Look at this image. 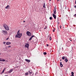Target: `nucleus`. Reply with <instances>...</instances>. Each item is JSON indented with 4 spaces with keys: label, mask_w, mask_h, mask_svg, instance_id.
Returning <instances> with one entry per match:
<instances>
[{
    "label": "nucleus",
    "mask_w": 76,
    "mask_h": 76,
    "mask_svg": "<svg viewBox=\"0 0 76 76\" xmlns=\"http://www.w3.org/2000/svg\"><path fill=\"white\" fill-rule=\"evenodd\" d=\"M3 26L5 30H6V31H9V26H8L7 25L5 24Z\"/></svg>",
    "instance_id": "1"
},
{
    "label": "nucleus",
    "mask_w": 76,
    "mask_h": 76,
    "mask_svg": "<svg viewBox=\"0 0 76 76\" xmlns=\"http://www.w3.org/2000/svg\"><path fill=\"white\" fill-rule=\"evenodd\" d=\"M21 37H22V34L20 33L18 34L15 35V38H20Z\"/></svg>",
    "instance_id": "2"
},
{
    "label": "nucleus",
    "mask_w": 76,
    "mask_h": 76,
    "mask_svg": "<svg viewBox=\"0 0 76 76\" xmlns=\"http://www.w3.org/2000/svg\"><path fill=\"white\" fill-rule=\"evenodd\" d=\"M2 33H3V34H4V35H7V31H6V30H3L2 31Z\"/></svg>",
    "instance_id": "3"
},
{
    "label": "nucleus",
    "mask_w": 76,
    "mask_h": 76,
    "mask_svg": "<svg viewBox=\"0 0 76 76\" xmlns=\"http://www.w3.org/2000/svg\"><path fill=\"white\" fill-rule=\"evenodd\" d=\"M27 35L28 36H31L32 34L29 31H27L26 32Z\"/></svg>",
    "instance_id": "4"
},
{
    "label": "nucleus",
    "mask_w": 76,
    "mask_h": 76,
    "mask_svg": "<svg viewBox=\"0 0 76 76\" xmlns=\"http://www.w3.org/2000/svg\"><path fill=\"white\" fill-rule=\"evenodd\" d=\"M29 44L27 43L25 45V47H26V48H29Z\"/></svg>",
    "instance_id": "5"
},
{
    "label": "nucleus",
    "mask_w": 76,
    "mask_h": 76,
    "mask_svg": "<svg viewBox=\"0 0 76 76\" xmlns=\"http://www.w3.org/2000/svg\"><path fill=\"white\" fill-rule=\"evenodd\" d=\"M66 45L67 47H70V43L69 42L67 43Z\"/></svg>",
    "instance_id": "6"
},
{
    "label": "nucleus",
    "mask_w": 76,
    "mask_h": 76,
    "mask_svg": "<svg viewBox=\"0 0 76 76\" xmlns=\"http://www.w3.org/2000/svg\"><path fill=\"white\" fill-rule=\"evenodd\" d=\"M53 12L54 14H56V9L55 8L54 10H53Z\"/></svg>",
    "instance_id": "7"
},
{
    "label": "nucleus",
    "mask_w": 76,
    "mask_h": 76,
    "mask_svg": "<svg viewBox=\"0 0 76 76\" xmlns=\"http://www.w3.org/2000/svg\"><path fill=\"white\" fill-rule=\"evenodd\" d=\"M52 15L55 19H56V15H55V14H53Z\"/></svg>",
    "instance_id": "8"
},
{
    "label": "nucleus",
    "mask_w": 76,
    "mask_h": 76,
    "mask_svg": "<svg viewBox=\"0 0 76 76\" xmlns=\"http://www.w3.org/2000/svg\"><path fill=\"white\" fill-rule=\"evenodd\" d=\"M25 60L26 61V62H27V63H30V62L31 61L30 60H29L27 59H25Z\"/></svg>",
    "instance_id": "9"
},
{
    "label": "nucleus",
    "mask_w": 76,
    "mask_h": 76,
    "mask_svg": "<svg viewBox=\"0 0 76 76\" xmlns=\"http://www.w3.org/2000/svg\"><path fill=\"white\" fill-rule=\"evenodd\" d=\"M6 45H10L11 44V42H7L6 43Z\"/></svg>",
    "instance_id": "10"
},
{
    "label": "nucleus",
    "mask_w": 76,
    "mask_h": 76,
    "mask_svg": "<svg viewBox=\"0 0 76 76\" xmlns=\"http://www.w3.org/2000/svg\"><path fill=\"white\" fill-rule=\"evenodd\" d=\"M34 35L32 36L29 39V41H31V39H32V38H33V37H34Z\"/></svg>",
    "instance_id": "11"
},
{
    "label": "nucleus",
    "mask_w": 76,
    "mask_h": 76,
    "mask_svg": "<svg viewBox=\"0 0 76 76\" xmlns=\"http://www.w3.org/2000/svg\"><path fill=\"white\" fill-rule=\"evenodd\" d=\"M10 8V7H9V5H8L7 7H5V9H9Z\"/></svg>",
    "instance_id": "12"
},
{
    "label": "nucleus",
    "mask_w": 76,
    "mask_h": 76,
    "mask_svg": "<svg viewBox=\"0 0 76 76\" xmlns=\"http://www.w3.org/2000/svg\"><path fill=\"white\" fill-rule=\"evenodd\" d=\"M43 7L44 8H46V7H45V2L43 3Z\"/></svg>",
    "instance_id": "13"
},
{
    "label": "nucleus",
    "mask_w": 76,
    "mask_h": 76,
    "mask_svg": "<svg viewBox=\"0 0 76 76\" xmlns=\"http://www.w3.org/2000/svg\"><path fill=\"white\" fill-rule=\"evenodd\" d=\"M72 75H71V76H74V72H71Z\"/></svg>",
    "instance_id": "14"
},
{
    "label": "nucleus",
    "mask_w": 76,
    "mask_h": 76,
    "mask_svg": "<svg viewBox=\"0 0 76 76\" xmlns=\"http://www.w3.org/2000/svg\"><path fill=\"white\" fill-rule=\"evenodd\" d=\"M66 62V63H67V62L68 61V59L67 58H66L64 60Z\"/></svg>",
    "instance_id": "15"
},
{
    "label": "nucleus",
    "mask_w": 76,
    "mask_h": 76,
    "mask_svg": "<svg viewBox=\"0 0 76 76\" xmlns=\"http://www.w3.org/2000/svg\"><path fill=\"white\" fill-rule=\"evenodd\" d=\"M28 72H29L30 75H31V74L32 73V70H30V71H29Z\"/></svg>",
    "instance_id": "16"
},
{
    "label": "nucleus",
    "mask_w": 76,
    "mask_h": 76,
    "mask_svg": "<svg viewBox=\"0 0 76 76\" xmlns=\"http://www.w3.org/2000/svg\"><path fill=\"white\" fill-rule=\"evenodd\" d=\"M29 74V73L28 72H27L26 73H25V75H26V76H27V75H28Z\"/></svg>",
    "instance_id": "17"
},
{
    "label": "nucleus",
    "mask_w": 76,
    "mask_h": 76,
    "mask_svg": "<svg viewBox=\"0 0 76 76\" xmlns=\"http://www.w3.org/2000/svg\"><path fill=\"white\" fill-rule=\"evenodd\" d=\"M5 69H6V68H4V69L3 70L1 73H3V72H4V71H5Z\"/></svg>",
    "instance_id": "18"
},
{
    "label": "nucleus",
    "mask_w": 76,
    "mask_h": 76,
    "mask_svg": "<svg viewBox=\"0 0 76 76\" xmlns=\"http://www.w3.org/2000/svg\"><path fill=\"white\" fill-rule=\"evenodd\" d=\"M65 58H65V56H63V57H62V59L63 60H64Z\"/></svg>",
    "instance_id": "19"
},
{
    "label": "nucleus",
    "mask_w": 76,
    "mask_h": 76,
    "mask_svg": "<svg viewBox=\"0 0 76 76\" xmlns=\"http://www.w3.org/2000/svg\"><path fill=\"white\" fill-rule=\"evenodd\" d=\"M5 61V60L4 59L1 60V61Z\"/></svg>",
    "instance_id": "20"
},
{
    "label": "nucleus",
    "mask_w": 76,
    "mask_h": 76,
    "mask_svg": "<svg viewBox=\"0 0 76 76\" xmlns=\"http://www.w3.org/2000/svg\"><path fill=\"white\" fill-rule=\"evenodd\" d=\"M13 70L12 69H10V71L9 73H11V72H12V71H13Z\"/></svg>",
    "instance_id": "21"
},
{
    "label": "nucleus",
    "mask_w": 76,
    "mask_h": 76,
    "mask_svg": "<svg viewBox=\"0 0 76 76\" xmlns=\"http://www.w3.org/2000/svg\"><path fill=\"white\" fill-rule=\"evenodd\" d=\"M52 38L51 37V36H50V37H49V39L50 40V41H51V40L52 39Z\"/></svg>",
    "instance_id": "22"
},
{
    "label": "nucleus",
    "mask_w": 76,
    "mask_h": 76,
    "mask_svg": "<svg viewBox=\"0 0 76 76\" xmlns=\"http://www.w3.org/2000/svg\"><path fill=\"white\" fill-rule=\"evenodd\" d=\"M43 54H44V55H46V54H47V53L46 52H44L43 53Z\"/></svg>",
    "instance_id": "23"
},
{
    "label": "nucleus",
    "mask_w": 76,
    "mask_h": 76,
    "mask_svg": "<svg viewBox=\"0 0 76 76\" xmlns=\"http://www.w3.org/2000/svg\"><path fill=\"white\" fill-rule=\"evenodd\" d=\"M60 66L61 67H63V65L62 64H61Z\"/></svg>",
    "instance_id": "24"
},
{
    "label": "nucleus",
    "mask_w": 76,
    "mask_h": 76,
    "mask_svg": "<svg viewBox=\"0 0 76 76\" xmlns=\"http://www.w3.org/2000/svg\"><path fill=\"white\" fill-rule=\"evenodd\" d=\"M74 17H75V18L76 17V14H75L74 15Z\"/></svg>",
    "instance_id": "25"
},
{
    "label": "nucleus",
    "mask_w": 76,
    "mask_h": 76,
    "mask_svg": "<svg viewBox=\"0 0 76 76\" xmlns=\"http://www.w3.org/2000/svg\"><path fill=\"white\" fill-rule=\"evenodd\" d=\"M3 44H6V42H3Z\"/></svg>",
    "instance_id": "26"
},
{
    "label": "nucleus",
    "mask_w": 76,
    "mask_h": 76,
    "mask_svg": "<svg viewBox=\"0 0 76 76\" xmlns=\"http://www.w3.org/2000/svg\"><path fill=\"white\" fill-rule=\"evenodd\" d=\"M19 33V31H18V32H17V34H19L20 33Z\"/></svg>",
    "instance_id": "27"
},
{
    "label": "nucleus",
    "mask_w": 76,
    "mask_h": 76,
    "mask_svg": "<svg viewBox=\"0 0 76 76\" xmlns=\"http://www.w3.org/2000/svg\"><path fill=\"white\" fill-rule=\"evenodd\" d=\"M50 20H51V19H52V17H50Z\"/></svg>",
    "instance_id": "28"
},
{
    "label": "nucleus",
    "mask_w": 76,
    "mask_h": 76,
    "mask_svg": "<svg viewBox=\"0 0 76 76\" xmlns=\"http://www.w3.org/2000/svg\"><path fill=\"white\" fill-rule=\"evenodd\" d=\"M11 48V46H8V48Z\"/></svg>",
    "instance_id": "29"
},
{
    "label": "nucleus",
    "mask_w": 76,
    "mask_h": 76,
    "mask_svg": "<svg viewBox=\"0 0 76 76\" xmlns=\"http://www.w3.org/2000/svg\"><path fill=\"white\" fill-rule=\"evenodd\" d=\"M59 27L61 29V26H59Z\"/></svg>",
    "instance_id": "30"
},
{
    "label": "nucleus",
    "mask_w": 76,
    "mask_h": 76,
    "mask_svg": "<svg viewBox=\"0 0 76 76\" xmlns=\"http://www.w3.org/2000/svg\"><path fill=\"white\" fill-rule=\"evenodd\" d=\"M46 46L47 47H48V46H49V45H48V44H47Z\"/></svg>",
    "instance_id": "31"
},
{
    "label": "nucleus",
    "mask_w": 76,
    "mask_h": 76,
    "mask_svg": "<svg viewBox=\"0 0 76 76\" xmlns=\"http://www.w3.org/2000/svg\"><path fill=\"white\" fill-rule=\"evenodd\" d=\"M47 28V27H45V28H44V29H45Z\"/></svg>",
    "instance_id": "32"
},
{
    "label": "nucleus",
    "mask_w": 76,
    "mask_h": 76,
    "mask_svg": "<svg viewBox=\"0 0 76 76\" xmlns=\"http://www.w3.org/2000/svg\"><path fill=\"white\" fill-rule=\"evenodd\" d=\"M74 7H75V8H76V5Z\"/></svg>",
    "instance_id": "33"
},
{
    "label": "nucleus",
    "mask_w": 76,
    "mask_h": 76,
    "mask_svg": "<svg viewBox=\"0 0 76 76\" xmlns=\"http://www.w3.org/2000/svg\"><path fill=\"white\" fill-rule=\"evenodd\" d=\"M53 32H55V30H53Z\"/></svg>",
    "instance_id": "34"
},
{
    "label": "nucleus",
    "mask_w": 76,
    "mask_h": 76,
    "mask_svg": "<svg viewBox=\"0 0 76 76\" xmlns=\"http://www.w3.org/2000/svg\"><path fill=\"white\" fill-rule=\"evenodd\" d=\"M60 64H61V62H60Z\"/></svg>",
    "instance_id": "35"
},
{
    "label": "nucleus",
    "mask_w": 76,
    "mask_h": 76,
    "mask_svg": "<svg viewBox=\"0 0 76 76\" xmlns=\"http://www.w3.org/2000/svg\"><path fill=\"white\" fill-rule=\"evenodd\" d=\"M75 4H76V0L75 1Z\"/></svg>",
    "instance_id": "36"
},
{
    "label": "nucleus",
    "mask_w": 76,
    "mask_h": 76,
    "mask_svg": "<svg viewBox=\"0 0 76 76\" xmlns=\"http://www.w3.org/2000/svg\"><path fill=\"white\" fill-rule=\"evenodd\" d=\"M60 0H57V1H59Z\"/></svg>",
    "instance_id": "37"
},
{
    "label": "nucleus",
    "mask_w": 76,
    "mask_h": 76,
    "mask_svg": "<svg viewBox=\"0 0 76 76\" xmlns=\"http://www.w3.org/2000/svg\"><path fill=\"white\" fill-rule=\"evenodd\" d=\"M23 22H25V21H23Z\"/></svg>",
    "instance_id": "38"
},
{
    "label": "nucleus",
    "mask_w": 76,
    "mask_h": 76,
    "mask_svg": "<svg viewBox=\"0 0 76 76\" xmlns=\"http://www.w3.org/2000/svg\"><path fill=\"white\" fill-rule=\"evenodd\" d=\"M1 60V58H0V61Z\"/></svg>",
    "instance_id": "39"
},
{
    "label": "nucleus",
    "mask_w": 76,
    "mask_h": 76,
    "mask_svg": "<svg viewBox=\"0 0 76 76\" xmlns=\"http://www.w3.org/2000/svg\"><path fill=\"white\" fill-rule=\"evenodd\" d=\"M9 39V38H8L7 39Z\"/></svg>",
    "instance_id": "40"
},
{
    "label": "nucleus",
    "mask_w": 76,
    "mask_h": 76,
    "mask_svg": "<svg viewBox=\"0 0 76 76\" xmlns=\"http://www.w3.org/2000/svg\"><path fill=\"white\" fill-rule=\"evenodd\" d=\"M49 1H51V0H49Z\"/></svg>",
    "instance_id": "41"
},
{
    "label": "nucleus",
    "mask_w": 76,
    "mask_h": 76,
    "mask_svg": "<svg viewBox=\"0 0 76 76\" xmlns=\"http://www.w3.org/2000/svg\"><path fill=\"white\" fill-rule=\"evenodd\" d=\"M70 41H72V40H70Z\"/></svg>",
    "instance_id": "42"
},
{
    "label": "nucleus",
    "mask_w": 76,
    "mask_h": 76,
    "mask_svg": "<svg viewBox=\"0 0 76 76\" xmlns=\"http://www.w3.org/2000/svg\"><path fill=\"white\" fill-rule=\"evenodd\" d=\"M0 55H1V53H0Z\"/></svg>",
    "instance_id": "43"
},
{
    "label": "nucleus",
    "mask_w": 76,
    "mask_h": 76,
    "mask_svg": "<svg viewBox=\"0 0 76 76\" xmlns=\"http://www.w3.org/2000/svg\"><path fill=\"white\" fill-rule=\"evenodd\" d=\"M54 30L56 29V28H54Z\"/></svg>",
    "instance_id": "44"
},
{
    "label": "nucleus",
    "mask_w": 76,
    "mask_h": 76,
    "mask_svg": "<svg viewBox=\"0 0 76 76\" xmlns=\"http://www.w3.org/2000/svg\"><path fill=\"white\" fill-rule=\"evenodd\" d=\"M60 60L61 61V60Z\"/></svg>",
    "instance_id": "45"
}]
</instances>
